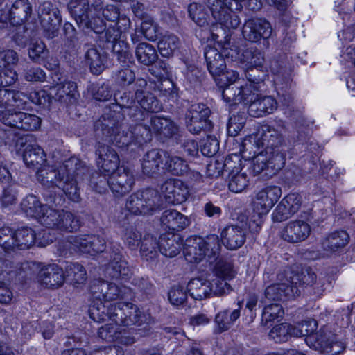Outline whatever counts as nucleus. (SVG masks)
<instances>
[{
  "mask_svg": "<svg viewBox=\"0 0 355 355\" xmlns=\"http://www.w3.org/2000/svg\"><path fill=\"white\" fill-rule=\"evenodd\" d=\"M159 241L155 237L150 234H145L141 240L140 252L146 259H152L157 254Z\"/></svg>",
  "mask_w": 355,
  "mask_h": 355,
  "instance_id": "55",
  "label": "nucleus"
},
{
  "mask_svg": "<svg viewBox=\"0 0 355 355\" xmlns=\"http://www.w3.org/2000/svg\"><path fill=\"white\" fill-rule=\"evenodd\" d=\"M236 164L232 157H227L224 161L216 159L211 161L206 167V174L211 178H215L222 175L224 171H229Z\"/></svg>",
  "mask_w": 355,
  "mask_h": 355,
  "instance_id": "48",
  "label": "nucleus"
},
{
  "mask_svg": "<svg viewBox=\"0 0 355 355\" xmlns=\"http://www.w3.org/2000/svg\"><path fill=\"white\" fill-rule=\"evenodd\" d=\"M266 69L259 67H248L245 72V78L250 86H253L254 91L261 92L266 85L264 80L267 76Z\"/></svg>",
  "mask_w": 355,
  "mask_h": 355,
  "instance_id": "46",
  "label": "nucleus"
},
{
  "mask_svg": "<svg viewBox=\"0 0 355 355\" xmlns=\"http://www.w3.org/2000/svg\"><path fill=\"white\" fill-rule=\"evenodd\" d=\"M243 60L249 64L248 67L266 69L264 53L256 47L246 49L243 53Z\"/></svg>",
  "mask_w": 355,
  "mask_h": 355,
  "instance_id": "52",
  "label": "nucleus"
},
{
  "mask_svg": "<svg viewBox=\"0 0 355 355\" xmlns=\"http://www.w3.org/2000/svg\"><path fill=\"white\" fill-rule=\"evenodd\" d=\"M272 32L270 23L263 18H251L246 20L242 29V35L245 40L258 43L263 40V44L266 46H269L268 39Z\"/></svg>",
  "mask_w": 355,
  "mask_h": 355,
  "instance_id": "11",
  "label": "nucleus"
},
{
  "mask_svg": "<svg viewBox=\"0 0 355 355\" xmlns=\"http://www.w3.org/2000/svg\"><path fill=\"white\" fill-rule=\"evenodd\" d=\"M253 157L250 169L254 175L260 174L263 171H269L270 173L275 174L284 166V157L277 154L275 157L263 151L257 150Z\"/></svg>",
  "mask_w": 355,
  "mask_h": 355,
  "instance_id": "16",
  "label": "nucleus"
},
{
  "mask_svg": "<svg viewBox=\"0 0 355 355\" xmlns=\"http://www.w3.org/2000/svg\"><path fill=\"white\" fill-rule=\"evenodd\" d=\"M98 121V120L94 125L96 135L98 139L95 145L96 162L97 166L109 175L119 168V157L114 149L103 142L110 143V141L105 140V137H103L101 134L100 136L97 135L96 125ZM112 144H114L112 143Z\"/></svg>",
  "mask_w": 355,
  "mask_h": 355,
  "instance_id": "9",
  "label": "nucleus"
},
{
  "mask_svg": "<svg viewBox=\"0 0 355 355\" xmlns=\"http://www.w3.org/2000/svg\"><path fill=\"white\" fill-rule=\"evenodd\" d=\"M68 9L78 27L83 30H92L96 34L105 30V21L100 17L92 15L89 0H71Z\"/></svg>",
  "mask_w": 355,
  "mask_h": 355,
  "instance_id": "7",
  "label": "nucleus"
},
{
  "mask_svg": "<svg viewBox=\"0 0 355 355\" xmlns=\"http://www.w3.org/2000/svg\"><path fill=\"white\" fill-rule=\"evenodd\" d=\"M202 242L209 261L215 260L219 255L221 249L219 237L216 234H210L205 239H202Z\"/></svg>",
  "mask_w": 355,
  "mask_h": 355,
  "instance_id": "56",
  "label": "nucleus"
},
{
  "mask_svg": "<svg viewBox=\"0 0 355 355\" xmlns=\"http://www.w3.org/2000/svg\"><path fill=\"white\" fill-rule=\"evenodd\" d=\"M1 121L6 125L26 131L37 130L42 122L41 119L35 114L11 110H6L1 116Z\"/></svg>",
  "mask_w": 355,
  "mask_h": 355,
  "instance_id": "14",
  "label": "nucleus"
},
{
  "mask_svg": "<svg viewBox=\"0 0 355 355\" xmlns=\"http://www.w3.org/2000/svg\"><path fill=\"white\" fill-rule=\"evenodd\" d=\"M261 148L270 156L282 155L286 163V144L281 130L277 128L268 125H262L259 134L250 135L243 140L241 151L245 153L249 150V154L251 151L256 153Z\"/></svg>",
  "mask_w": 355,
  "mask_h": 355,
  "instance_id": "5",
  "label": "nucleus"
},
{
  "mask_svg": "<svg viewBox=\"0 0 355 355\" xmlns=\"http://www.w3.org/2000/svg\"><path fill=\"white\" fill-rule=\"evenodd\" d=\"M83 50L85 63L89 67L91 72L96 75L102 73L105 69L107 53L98 50L94 44L89 43L84 44Z\"/></svg>",
  "mask_w": 355,
  "mask_h": 355,
  "instance_id": "23",
  "label": "nucleus"
},
{
  "mask_svg": "<svg viewBox=\"0 0 355 355\" xmlns=\"http://www.w3.org/2000/svg\"><path fill=\"white\" fill-rule=\"evenodd\" d=\"M0 246L5 251L17 249L15 230L9 227L0 229Z\"/></svg>",
  "mask_w": 355,
  "mask_h": 355,
  "instance_id": "62",
  "label": "nucleus"
},
{
  "mask_svg": "<svg viewBox=\"0 0 355 355\" xmlns=\"http://www.w3.org/2000/svg\"><path fill=\"white\" fill-rule=\"evenodd\" d=\"M112 53L116 56V60L123 67H128L129 64L134 63L132 54L130 50V46L127 42L123 40H119L112 46Z\"/></svg>",
  "mask_w": 355,
  "mask_h": 355,
  "instance_id": "43",
  "label": "nucleus"
},
{
  "mask_svg": "<svg viewBox=\"0 0 355 355\" xmlns=\"http://www.w3.org/2000/svg\"><path fill=\"white\" fill-rule=\"evenodd\" d=\"M110 174V190L112 193L122 196L132 189L135 176L129 168L121 166Z\"/></svg>",
  "mask_w": 355,
  "mask_h": 355,
  "instance_id": "19",
  "label": "nucleus"
},
{
  "mask_svg": "<svg viewBox=\"0 0 355 355\" xmlns=\"http://www.w3.org/2000/svg\"><path fill=\"white\" fill-rule=\"evenodd\" d=\"M188 12L191 19L199 26H206L211 22V17L202 5L197 3H191Z\"/></svg>",
  "mask_w": 355,
  "mask_h": 355,
  "instance_id": "49",
  "label": "nucleus"
},
{
  "mask_svg": "<svg viewBox=\"0 0 355 355\" xmlns=\"http://www.w3.org/2000/svg\"><path fill=\"white\" fill-rule=\"evenodd\" d=\"M206 250L204 249L202 238L196 237L187 240L183 248L185 259L190 263L200 262L207 257Z\"/></svg>",
  "mask_w": 355,
  "mask_h": 355,
  "instance_id": "34",
  "label": "nucleus"
},
{
  "mask_svg": "<svg viewBox=\"0 0 355 355\" xmlns=\"http://www.w3.org/2000/svg\"><path fill=\"white\" fill-rule=\"evenodd\" d=\"M32 11L28 0H16L9 10V21L13 26H21L31 16Z\"/></svg>",
  "mask_w": 355,
  "mask_h": 355,
  "instance_id": "30",
  "label": "nucleus"
},
{
  "mask_svg": "<svg viewBox=\"0 0 355 355\" xmlns=\"http://www.w3.org/2000/svg\"><path fill=\"white\" fill-rule=\"evenodd\" d=\"M234 157L237 159L236 164L233 165V168L230 170L229 175V189L234 193H241L243 191L248 185L249 180L245 173H241L240 159L236 155Z\"/></svg>",
  "mask_w": 355,
  "mask_h": 355,
  "instance_id": "37",
  "label": "nucleus"
},
{
  "mask_svg": "<svg viewBox=\"0 0 355 355\" xmlns=\"http://www.w3.org/2000/svg\"><path fill=\"white\" fill-rule=\"evenodd\" d=\"M90 291L94 299L89 309V316L93 320L101 322L109 319L120 324H141L144 316L135 304L108 302L127 297L130 293L129 288L98 279L91 283Z\"/></svg>",
  "mask_w": 355,
  "mask_h": 355,
  "instance_id": "1",
  "label": "nucleus"
},
{
  "mask_svg": "<svg viewBox=\"0 0 355 355\" xmlns=\"http://www.w3.org/2000/svg\"><path fill=\"white\" fill-rule=\"evenodd\" d=\"M209 72L214 79L226 69V63L222 53L216 48L207 46L204 52Z\"/></svg>",
  "mask_w": 355,
  "mask_h": 355,
  "instance_id": "29",
  "label": "nucleus"
},
{
  "mask_svg": "<svg viewBox=\"0 0 355 355\" xmlns=\"http://www.w3.org/2000/svg\"><path fill=\"white\" fill-rule=\"evenodd\" d=\"M23 160L28 167L37 168L46 162V154L39 146L28 144L24 150Z\"/></svg>",
  "mask_w": 355,
  "mask_h": 355,
  "instance_id": "40",
  "label": "nucleus"
},
{
  "mask_svg": "<svg viewBox=\"0 0 355 355\" xmlns=\"http://www.w3.org/2000/svg\"><path fill=\"white\" fill-rule=\"evenodd\" d=\"M106 273L111 278L120 280H127L132 276V270L120 250L116 249L111 252L110 261L106 267Z\"/></svg>",
  "mask_w": 355,
  "mask_h": 355,
  "instance_id": "21",
  "label": "nucleus"
},
{
  "mask_svg": "<svg viewBox=\"0 0 355 355\" xmlns=\"http://www.w3.org/2000/svg\"><path fill=\"white\" fill-rule=\"evenodd\" d=\"M316 343L328 355H339L345 348L342 342L338 340L331 331H322L316 335Z\"/></svg>",
  "mask_w": 355,
  "mask_h": 355,
  "instance_id": "33",
  "label": "nucleus"
},
{
  "mask_svg": "<svg viewBox=\"0 0 355 355\" xmlns=\"http://www.w3.org/2000/svg\"><path fill=\"white\" fill-rule=\"evenodd\" d=\"M29 263H14L8 259L0 258V276L5 279H13L18 277L19 279L26 278L29 272Z\"/></svg>",
  "mask_w": 355,
  "mask_h": 355,
  "instance_id": "32",
  "label": "nucleus"
},
{
  "mask_svg": "<svg viewBox=\"0 0 355 355\" xmlns=\"http://www.w3.org/2000/svg\"><path fill=\"white\" fill-rule=\"evenodd\" d=\"M62 211V209H55L46 205L37 219L46 227L58 230Z\"/></svg>",
  "mask_w": 355,
  "mask_h": 355,
  "instance_id": "45",
  "label": "nucleus"
},
{
  "mask_svg": "<svg viewBox=\"0 0 355 355\" xmlns=\"http://www.w3.org/2000/svg\"><path fill=\"white\" fill-rule=\"evenodd\" d=\"M37 278L42 285L51 288H58L62 286L65 281L62 268L55 263L42 268Z\"/></svg>",
  "mask_w": 355,
  "mask_h": 355,
  "instance_id": "24",
  "label": "nucleus"
},
{
  "mask_svg": "<svg viewBox=\"0 0 355 355\" xmlns=\"http://www.w3.org/2000/svg\"><path fill=\"white\" fill-rule=\"evenodd\" d=\"M117 106L135 122H141L149 118L147 112H158L161 105L157 98L150 92L137 89L133 96L130 92H117L114 94Z\"/></svg>",
  "mask_w": 355,
  "mask_h": 355,
  "instance_id": "4",
  "label": "nucleus"
},
{
  "mask_svg": "<svg viewBox=\"0 0 355 355\" xmlns=\"http://www.w3.org/2000/svg\"><path fill=\"white\" fill-rule=\"evenodd\" d=\"M110 175H102L100 173H94L89 178V185L92 189L99 193H105L107 188L110 189Z\"/></svg>",
  "mask_w": 355,
  "mask_h": 355,
  "instance_id": "61",
  "label": "nucleus"
},
{
  "mask_svg": "<svg viewBox=\"0 0 355 355\" xmlns=\"http://www.w3.org/2000/svg\"><path fill=\"white\" fill-rule=\"evenodd\" d=\"M114 324H106L98 330V336L102 340L107 342H114L119 339V335L121 334L120 330L121 327L119 326H131L132 324H125L116 323L113 321Z\"/></svg>",
  "mask_w": 355,
  "mask_h": 355,
  "instance_id": "54",
  "label": "nucleus"
},
{
  "mask_svg": "<svg viewBox=\"0 0 355 355\" xmlns=\"http://www.w3.org/2000/svg\"><path fill=\"white\" fill-rule=\"evenodd\" d=\"M214 273L215 277L232 280L235 277L236 271L232 262L220 260L215 266Z\"/></svg>",
  "mask_w": 355,
  "mask_h": 355,
  "instance_id": "63",
  "label": "nucleus"
},
{
  "mask_svg": "<svg viewBox=\"0 0 355 355\" xmlns=\"http://www.w3.org/2000/svg\"><path fill=\"white\" fill-rule=\"evenodd\" d=\"M211 282L203 278L191 279L187 289L190 295L195 300H202L213 295Z\"/></svg>",
  "mask_w": 355,
  "mask_h": 355,
  "instance_id": "39",
  "label": "nucleus"
},
{
  "mask_svg": "<svg viewBox=\"0 0 355 355\" xmlns=\"http://www.w3.org/2000/svg\"><path fill=\"white\" fill-rule=\"evenodd\" d=\"M178 37L173 34L164 35L158 42V49L163 57H169L178 49Z\"/></svg>",
  "mask_w": 355,
  "mask_h": 355,
  "instance_id": "53",
  "label": "nucleus"
},
{
  "mask_svg": "<svg viewBox=\"0 0 355 355\" xmlns=\"http://www.w3.org/2000/svg\"><path fill=\"white\" fill-rule=\"evenodd\" d=\"M17 249L26 250L31 248L35 241V232L30 227H22L15 231Z\"/></svg>",
  "mask_w": 355,
  "mask_h": 355,
  "instance_id": "50",
  "label": "nucleus"
},
{
  "mask_svg": "<svg viewBox=\"0 0 355 355\" xmlns=\"http://www.w3.org/2000/svg\"><path fill=\"white\" fill-rule=\"evenodd\" d=\"M246 233L247 230L243 227L227 226L220 233L221 242L228 250H237L244 244L246 239Z\"/></svg>",
  "mask_w": 355,
  "mask_h": 355,
  "instance_id": "25",
  "label": "nucleus"
},
{
  "mask_svg": "<svg viewBox=\"0 0 355 355\" xmlns=\"http://www.w3.org/2000/svg\"><path fill=\"white\" fill-rule=\"evenodd\" d=\"M223 26L222 24H213L210 33L212 40L216 41L225 51L230 46L231 35L226 33Z\"/></svg>",
  "mask_w": 355,
  "mask_h": 355,
  "instance_id": "59",
  "label": "nucleus"
},
{
  "mask_svg": "<svg viewBox=\"0 0 355 355\" xmlns=\"http://www.w3.org/2000/svg\"><path fill=\"white\" fill-rule=\"evenodd\" d=\"M162 226L170 232H179L190 225L189 218L175 209L165 210L160 218Z\"/></svg>",
  "mask_w": 355,
  "mask_h": 355,
  "instance_id": "26",
  "label": "nucleus"
},
{
  "mask_svg": "<svg viewBox=\"0 0 355 355\" xmlns=\"http://www.w3.org/2000/svg\"><path fill=\"white\" fill-rule=\"evenodd\" d=\"M282 196L278 186H267L259 191L252 201L253 210L259 216L268 213Z\"/></svg>",
  "mask_w": 355,
  "mask_h": 355,
  "instance_id": "15",
  "label": "nucleus"
},
{
  "mask_svg": "<svg viewBox=\"0 0 355 355\" xmlns=\"http://www.w3.org/2000/svg\"><path fill=\"white\" fill-rule=\"evenodd\" d=\"M289 274L288 281L299 285L313 286L315 283L316 274L310 267L299 268L295 266L286 270Z\"/></svg>",
  "mask_w": 355,
  "mask_h": 355,
  "instance_id": "38",
  "label": "nucleus"
},
{
  "mask_svg": "<svg viewBox=\"0 0 355 355\" xmlns=\"http://www.w3.org/2000/svg\"><path fill=\"white\" fill-rule=\"evenodd\" d=\"M89 170L77 157H71L65 160L58 168L45 166L37 172V179L46 188L58 187L73 202L80 200L78 180H87Z\"/></svg>",
  "mask_w": 355,
  "mask_h": 355,
  "instance_id": "3",
  "label": "nucleus"
},
{
  "mask_svg": "<svg viewBox=\"0 0 355 355\" xmlns=\"http://www.w3.org/2000/svg\"><path fill=\"white\" fill-rule=\"evenodd\" d=\"M141 233L134 226L125 227L122 233V239L128 248L132 250L137 249L142 240Z\"/></svg>",
  "mask_w": 355,
  "mask_h": 355,
  "instance_id": "57",
  "label": "nucleus"
},
{
  "mask_svg": "<svg viewBox=\"0 0 355 355\" xmlns=\"http://www.w3.org/2000/svg\"><path fill=\"white\" fill-rule=\"evenodd\" d=\"M145 121L137 122L135 126L128 127L119 121V113L105 112L96 125L97 135L101 134L105 140L116 147L125 149L131 145L141 146L152 139L153 134H160L165 119L157 116H149Z\"/></svg>",
  "mask_w": 355,
  "mask_h": 355,
  "instance_id": "2",
  "label": "nucleus"
},
{
  "mask_svg": "<svg viewBox=\"0 0 355 355\" xmlns=\"http://www.w3.org/2000/svg\"><path fill=\"white\" fill-rule=\"evenodd\" d=\"M77 86L74 82L69 81L51 89V96L60 103L73 104L76 100Z\"/></svg>",
  "mask_w": 355,
  "mask_h": 355,
  "instance_id": "36",
  "label": "nucleus"
},
{
  "mask_svg": "<svg viewBox=\"0 0 355 355\" xmlns=\"http://www.w3.org/2000/svg\"><path fill=\"white\" fill-rule=\"evenodd\" d=\"M20 206L27 216L38 218L46 205H42L37 196L30 194L22 200Z\"/></svg>",
  "mask_w": 355,
  "mask_h": 355,
  "instance_id": "47",
  "label": "nucleus"
},
{
  "mask_svg": "<svg viewBox=\"0 0 355 355\" xmlns=\"http://www.w3.org/2000/svg\"><path fill=\"white\" fill-rule=\"evenodd\" d=\"M257 91H254L253 86H250V83H248L244 86L240 87H227L223 92V97L227 103H232L234 105L241 103L242 102L248 104L254 101Z\"/></svg>",
  "mask_w": 355,
  "mask_h": 355,
  "instance_id": "22",
  "label": "nucleus"
},
{
  "mask_svg": "<svg viewBox=\"0 0 355 355\" xmlns=\"http://www.w3.org/2000/svg\"><path fill=\"white\" fill-rule=\"evenodd\" d=\"M135 55L139 63L146 66L152 65L158 59L155 48L146 42L138 44L135 49Z\"/></svg>",
  "mask_w": 355,
  "mask_h": 355,
  "instance_id": "42",
  "label": "nucleus"
},
{
  "mask_svg": "<svg viewBox=\"0 0 355 355\" xmlns=\"http://www.w3.org/2000/svg\"><path fill=\"white\" fill-rule=\"evenodd\" d=\"M210 109L203 103L192 104L186 113V125L188 130L194 135L202 131L209 132L214 124L209 119Z\"/></svg>",
  "mask_w": 355,
  "mask_h": 355,
  "instance_id": "8",
  "label": "nucleus"
},
{
  "mask_svg": "<svg viewBox=\"0 0 355 355\" xmlns=\"http://www.w3.org/2000/svg\"><path fill=\"white\" fill-rule=\"evenodd\" d=\"M204 3L217 22L227 29H235L240 24L239 17L232 12V8L224 0H204Z\"/></svg>",
  "mask_w": 355,
  "mask_h": 355,
  "instance_id": "12",
  "label": "nucleus"
},
{
  "mask_svg": "<svg viewBox=\"0 0 355 355\" xmlns=\"http://www.w3.org/2000/svg\"><path fill=\"white\" fill-rule=\"evenodd\" d=\"M182 248V239L180 235L173 232L162 234L159 240V250L164 256L174 257Z\"/></svg>",
  "mask_w": 355,
  "mask_h": 355,
  "instance_id": "31",
  "label": "nucleus"
},
{
  "mask_svg": "<svg viewBox=\"0 0 355 355\" xmlns=\"http://www.w3.org/2000/svg\"><path fill=\"white\" fill-rule=\"evenodd\" d=\"M349 236L347 232L336 231L329 234L322 242L324 250L335 252L345 247L349 242Z\"/></svg>",
  "mask_w": 355,
  "mask_h": 355,
  "instance_id": "41",
  "label": "nucleus"
},
{
  "mask_svg": "<svg viewBox=\"0 0 355 355\" xmlns=\"http://www.w3.org/2000/svg\"><path fill=\"white\" fill-rule=\"evenodd\" d=\"M49 53L45 44L42 41H36L31 44L28 48L29 58L35 63L41 64Z\"/></svg>",
  "mask_w": 355,
  "mask_h": 355,
  "instance_id": "60",
  "label": "nucleus"
},
{
  "mask_svg": "<svg viewBox=\"0 0 355 355\" xmlns=\"http://www.w3.org/2000/svg\"><path fill=\"white\" fill-rule=\"evenodd\" d=\"M311 232V225L303 220H291L286 224L280 236L290 243H298L306 241Z\"/></svg>",
  "mask_w": 355,
  "mask_h": 355,
  "instance_id": "17",
  "label": "nucleus"
},
{
  "mask_svg": "<svg viewBox=\"0 0 355 355\" xmlns=\"http://www.w3.org/2000/svg\"><path fill=\"white\" fill-rule=\"evenodd\" d=\"M160 196L153 189L138 191L127 199L125 209L117 216V223L123 226L128 220V212L135 215L150 214L159 206Z\"/></svg>",
  "mask_w": 355,
  "mask_h": 355,
  "instance_id": "6",
  "label": "nucleus"
},
{
  "mask_svg": "<svg viewBox=\"0 0 355 355\" xmlns=\"http://www.w3.org/2000/svg\"><path fill=\"white\" fill-rule=\"evenodd\" d=\"M80 227L79 218L70 211H62V217L59 224V230L73 232L78 230Z\"/></svg>",
  "mask_w": 355,
  "mask_h": 355,
  "instance_id": "58",
  "label": "nucleus"
},
{
  "mask_svg": "<svg viewBox=\"0 0 355 355\" xmlns=\"http://www.w3.org/2000/svg\"><path fill=\"white\" fill-rule=\"evenodd\" d=\"M246 117L244 112L237 113L230 116L227 123V133L230 136H236L244 128Z\"/></svg>",
  "mask_w": 355,
  "mask_h": 355,
  "instance_id": "64",
  "label": "nucleus"
},
{
  "mask_svg": "<svg viewBox=\"0 0 355 355\" xmlns=\"http://www.w3.org/2000/svg\"><path fill=\"white\" fill-rule=\"evenodd\" d=\"M277 107V103L274 98L259 94L249 104L248 112L251 116L261 117L272 114Z\"/></svg>",
  "mask_w": 355,
  "mask_h": 355,
  "instance_id": "28",
  "label": "nucleus"
},
{
  "mask_svg": "<svg viewBox=\"0 0 355 355\" xmlns=\"http://www.w3.org/2000/svg\"><path fill=\"white\" fill-rule=\"evenodd\" d=\"M302 198L300 194L291 193L286 196L278 204L272 213L275 222H282L291 218L300 208Z\"/></svg>",
  "mask_w": 355,
  "mask_h": 355,
  "instance_id": "20",
  "label": "nucleus"
},
{
  "mask_svg": "<svg viewBox=\"0 0 355 355\" xmlns=\"http://www.w3.org/2000/svg\"><path fill=\"white\" fill-rule=\"evenodd\" d=\"M65 272L73 284H83L87 279L85 268L78 263H67Z\"/></svg>",
  "mask_w": 355,
  "mask_h": 355,
  "instance_id": "51",
  "label": "nucleus"
},
{
  "mask_svg": "<svg viewBox=\"0 0 355 355\" xmlns=\"http://www.w3.org/2000/svg\"><path fill=\"white\" fill-rule=\"evenodd\" d=\"M164 157V162L162 168L168 173L174 176H184L188 173L189 166L184 158L171 155L167 151H165Z\"/></svg>",
  "mask_w": 355,
  "mask_h": 355,
  "instance_id": "35",
  "label": "nucleus"
},
{
  "mask_svg": "<svg viewBox=\"0 0 355 355\" xmlns=\"http://www.w3.org/2000/svg\"><path fill=\"white\" fill-rule=\"evenodd\" d=\"M239 308L231 313L228 310H224L216 314L215 322L219 332L228 330L240 316L241 303Z\"/></svg>",
  "mask_w": 355,
  "mask_h": 355,
  "instance_id": "44",
  "label": "nucleus"
},
{
  "mask_svg": "<svg viewBox=\"0 0 355 355\" xmlns=\"http://www.w3.org/2000/svg\"><path fill=\"white\" fill-rule=\"evenodd\" d=\"M165 151L159 149H151L146 152L141 159V168L144 175L153 177L159 173L161 166L164 162Z\"/></svg>",
  "mask_w": 355,
  "mask_h": 355,
  "instance_id": "27",
  "label": "nucleus"
},
{
  "mask_svg": "<svg viewBox=\"0 0 355 355\" xmlns=\"http://www.w3.org/2000/svg\"><path fill=\"white\" fill-rule=\"evenodd\" d=\"M161 190L166 201L172 205L185 202L189 196L188 186L179 179L166 180L162 185Z\"/></svg>",
  "mask_w": 355,
  "mask_h": 355,
  "instance_id": "18",
  "label": "nucleus"
},
{
  "mask_svg": "<svg viewBox=\"0 0 355 355\" xmlns=\"http://www.w3.org/2000/svg\"><path fill=\"white\" fill-rule=\"evenodd\" d=\"M67 242L74 250L92 256L104 252L106 248L104 238L93 234L69 236L67 239Z\"/></svg>",
  "mask_w": 355,
  "mask_h": 355,
  "instance_id": "10",
  "label": "nucleus"
},
{
  "mask_svg": "<svg viewBox=\"0 0 355 355\" xmlns=\"http://www.w3.org/2000/svg\"><path fill=\"white\" fill-rule=\"evenodd\" d=\"M38 15L44 36L47 38L57 36L62 21L58 8L51 2L45 1L40 5Z\"/></svg>",
  "mask_w": 355,
  "mask_h": 355,
  "instance_id": "13",
  "label": "nucleus"
}]
</instances>
